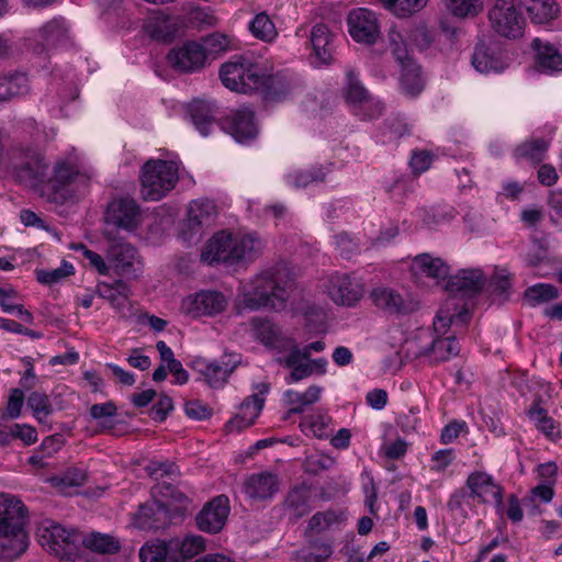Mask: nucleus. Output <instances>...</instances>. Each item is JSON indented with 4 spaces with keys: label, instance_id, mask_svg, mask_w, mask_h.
Wrapping results in <instances>:
<instances>
[{
    "label": "nucleus",
    "instance_id": "1",
    "mask_svg": "<svg viewBox=\"0 0 562 562\" xmlns=\"http://www.w3.org/2000/svg\"><path fill=\"white\" fill-rule=\"evenodd\" d=\"M220 77L226 88L239 93H248L266 86L269 99L281 100L290 91V82L284 77H265L258 66L244 56L234 57L222 65Z\"/></svg>",
    "mask_w": 562,
    "mask_h": 562
},
{
    "label": "nucleus",
    "instance_id": "2",
    "mask_svg": "<svg viewBox=\"0 0 562 562\" xmlns=\"http://www.w3.org/2000/svg\"><path fill=\"white\" fill-rule=\"evenodd\" d=\"M263 247L265 243L255 233L232 234L222 231L207 241L201 258L210 263L252 262L262 254Z\"/></svg>",
    "mask_w": 562,
    "mask_h": 562
},
{
    "label": "nucleus",
    "instance_id": "3",
    "mask_svg": "<svg viewBox=\"0 0 562 562\" xmlns=\"http://www.w3.org/2000/svg\"><path fill=\"white\" fill-rule=\"evenodd\" d=\"M26 508L14 497L0 495V560L19 558L27 548Z\"/></svg>",
    "mask_w": 562,
    "mask_h": 562
},
{
    "label": "nucleus",
    "instance_id": "4",
    "mask_svg": "<svg viewBox=\"0 0 562 562\" xmlns=\"http://www.w3.org/2000/svg\"><path fill=\"white\" fill-rule=\"evenodd\" d=\"M239 304L257 311L263 307L282 310L288 300L286 284L282 282L280 269L273 267L261 271L250 281L240 284Z\"/></svg>",
    "mask_w": 562,
    "mask_h": 562
},
{
    "label": "nucleus",
    "instance_id": "5",
    "mask_svg": "<svg viewBox=\"0 0 562 562\" xmlns=\"http://www.w3.org/2000/svg\"><path fill=\"white\" fill-rule=\"evenodd\" d=\"M176 161L149 159L142 168V195L148 201H159L171 192L179 180Z\"/></svg>",
    "mask_w": 562,
    "mask_h": 562
},
{
    "label": "nucleus",
    "instance_id": "6",
    "mask_svg": "<svg viewBox=\"0 0 562 562\" xmlns=\"http://www.w3.org/2000/svg\"><path fill=\"white\" fill-rule=\"evenodd\" d=\"M9 167L23 183L37 186L47 179L48 164L42 151L30 145H19L9 153Z\"/></svg>",
    "mask_w": 562,
    "mask_h": 562
},
{
    "label": "nucleus",
    "instance_id": "7",
    "mask_svg": "<svg viewBox=\"0 0 562 562\" xmlns=\"http://www.w3.org/2000/svg\"><path fill=\"white\" fill-rule=\"evenodd\" d=\"M40 544L60 560L75 554L80 549L81 533L66 528L52 519H44L36 529Z\"/></svg>",
    "mask_w": 562,
    "mask_h": 562
},
{
    "label": "nucleus",
    "instance_id": "8",
    "mask_svg": "<svg viewBox=\"0 0 562 562\" xmlns=\"http://www.w3.org/2000/svg\"><path fill=\"white\" fill-rule=\"evenodd\" d=\"M104 237L109 243L105 257L110 271L126 279L136 278L143 269L142 260L136 248L116 236V232L109 228L104 231Z\"/></svg>",
    "mask_w": 562,
    "mask_h": 562
},
{
    "label": "nucleus",
    "instance_id": "9",
    "mask_svg": "<svg viewBox=\"0 0 562 562\" xmlns=\"http://www.w3.org/2000/svg\"><path fill=\"white\" fill-rule=\"evenodd\" d=\"M345 98L353 113L361 120H373L382 115L384 106L363 87L355 70L346 72Z\"/></svg>",
    "mask_w": 562,
    "mask_h": 562
},
{
    "label": "nucleus",
    "instance_id": "10",
    "mask_svg": "<svg viewBox=\"0 0 562 562\" xmlns=\"http://www.w3.org/2000/svg\"><path fill=\"white\" fill-rule=\"evenodd\" d=\"M488 20L492 30L499 36L518 38L524 34L526 22L515 0H495L488 11Z\"/></svg>",
    "mask_w": 562,
    "mask_h": 562
},
{
    "label": "nucleus",
    "instance_id": "11",
    "mask_svg": "<svg viewBox=\"0 0 562 562\" xmlns=\"http://www.w3.org/2000/svg\"><path fill=\"white\" fill-rule=\"evenodd\" d=\"M217 217V207L214 201L198 199L188 207V217L183 223L182 238L187 241L199 239L211 227Z\"/></svg>",
    "mask_w": 562,
    "mask_h": 562
},
{
    "label": "nucleus",
    "instance_id": "12",
    "mask_svg": "<svg viewBox=\"0 0 562 562\" xmlns=\"http://www.w3.org/2000/svg\"><path fill=\"white\" fill-rule=\"evenodd\" d=\"M465 487L477 503L494 502L497 507L503 506L504 487L492 474L480 470L473 471L467 477Z\"/></svg>",
    "mask_w": 562,
    "mask_h": 562
},
{
    "label": "nucleus",
    "instance_id": "13",
    "mask_svg": "<svg viewBox=\"0 0 562 562\" xmlns=\"http://www.w3.org/2000/svg\"><path fill=\"white\" fill-rule=\"evenodd\" d=\"M143 222L139 205L133 199H117L112 201L106 210V223L112 225L111 229L120 228L132 233Z\"/></svg>",
    "mask_w": 562,
    "mask_h": 562
},
{
    "label": "nucleus",
    "instance_id": "14",
    "mask_svg": "<svg viewBox=\"0 0 562 562\" xmlns=\"http://www.w3.org/2000/svg\"><path fill=\"white\" fill-rule=\"evenodd\" d=\"M169 65L181 72H195L205 67L207 59L200 42L187 41L167 55Z\"/></svg>",
    "mask_w": 562,
    "mask_h": 562
},
{
    "label": "nucleus",
    "instance_id": "15",
    "mask_svg": "<svg viewBox=\"0 0 562 562\" xmlns=\"http://www.w3.org/2000/svg\"><path fill=\"white\" fill-rule=\"evenodd\" d=\"M347 25L350 36L358 43L374 44L380 35L376 15L366 8L351 10L348 14Z\"/></svg>",
    "mask_w": 562,
    "mask_h": 562
},
{
    "label": "nucleus",
    "instance_id": "16",
    "mask_svg": "<svg viewBox=\"0 0 562 562\" xmlns=\"http://www.w3.org/2000/svg\"><path fill=\"white\" fill-rule=\"evenodd\" d=\"M330 300L341 306H353L363 295V285L349 274H334L326 285Z\"/></svg>",
    "mask_w": 562,
    "mask_h": 562
},
{
    "label": "nucleus",
    "instance_id": "17",
    "mask_svg": "<svg viewBox=\"0 0 562 562\" xmlns=\"http://www.w3.org/2000/svg\"><path fill=\"white\" fill-rule=\"evenodd\" d=\"M255 390L254 394L241 403L236 416L226 424L228 431H240L251 426L258 418L266 401L265 396L269 392V384L259 383Z\"/></svg>",
    "mask_w": 562,
    "mask_h": 562
},
{
    "label": "nucleus",
    "instance_id": "18",
    "mask_svg": "<svg viewBox=\"0 0 562 562\" xmlns=\"http://www.w3.org/2000/svg\"><path fill=\"white\" fill-rule=\"evenodd\" d=\"M226 305L225 296L216 291H201L182 301V310L193 317L218 314Z\"/></svg>",
    "mask_w": 562,
    "mask_h": 562
},
{
    "label": "nucleus",
    "instance_id": "19",
    "mask_svg": "<svg viewBox=\"0 0 562 562\" xmlns=\"http://www.w3.org/2000/svg\"><path fill=\"white\" fill-rule=\"evenodd\" d=\"M182 26L180 16L167 14L164 11L151 13L144 22L146 34L158 42L173 41Z\"/></svg>",
    "mask_w": 562,
    "mask_h": 562
},
{
    "label": "nucleus",
    "instance_id": "20",
    "mask_svg": "<svg viewBox=\"0 0 562 562\" xmlns=\"http://www.w3.org/2000/svg\"><path fill=\"white\" fill-rule=\"evenodd\" d=\"M153 494L158 497V504L169 512L175 521L181 520L189 509V497L171 483H157Z\"/></svg>",
    "mask_w": 562,
    "mask_h": 562
},
{
    "label": "nucleus",
    "instance_id": "21",
    "mask_svg": "<svg viewBox=\"0 0 562 562\" xmlns=\"http://www.w3.org/2000/svg\"><path fill=\"white\" fill-rule=\"evenodd\" d=\"M228 514V498L216 496L196 516V525L202 531L216 533L223 529Z\"/></svg>",
    "mask_w": 562,
    "mask_h": 562
},
{
    "label": "nucleus",
    "instance_id": "22",
    "mask_svg": "<svg viewBox=\"0 0 562 562\" xmlns=\"http://www.w3.org/2000/svg\"><path fill=\"white\" fill-rule=\"evenodd\" d=\"M171 522L173 518L157 501L140 505L133 518L134 526L140 530L164 529Z\"/></svg>",
    "mask_w": 562,
    "mask_h": 562
},
{
    "label": "nucleus",
    "instance_id": "23",
    "mask_svg": "<svg viewBox=\"0 0 562 562\" xmlns=\"http://www.w3.org/2000/svg\"><path fill=\"white\" fill-rule=\"evenodd\" d=\"M238 363L239 359H237V356H234L228 359L209 362L205 360H196L195 367L210 386L221 387L227 382L229 374L235 370Z\"/></svg>",
    "mask_w": 562,
    "mask_h": 562
},
{
    "label": "nucleus",
    "instance_id": "24",
    "mask_svg": "<svg viewBox=\"0 0 562 562\" xmlns=\"http://www.w3.org/2000/svg\"><path fill=\"white\" fill-rule=\"evenodd\" d=\"M484 282L481 269H462L449 278L446 290L451 294L471 296L483 289Z\"/></svg>",
    "mask_w": 562,
    "mask_h": 562
},
{
    "label": "nucleus",
    "instance_id": "25",
    "mask_svg": "<svg viewBox=\"0 0 562 562\" xmlns=\"http://www.w3.org/2000/svg\"><path fill=\"white\" fill-rule=\"evenodd\" d=\"M223 128L238 143L252 139L257 135V127L254 122V112L249 109L236 111L224 121Z\"/></svg>",
    "mask_w": 562,
    "mask_h": 562
},
{
    "label": "nucleus",
    "instance_id": "26",
    "mask_svg": "<svg viewBox=\"0 0 562 562\" xmlns=\"http://www.w3.org/2000/svg\"><path fill=\"white\" fill-rule=\"evenodd\" d=\"M188 112L200 134L207 136L215 126L216 104L211 100L195 99L188 105Z\"/></svg>",
    "mask_w": 562,
    "mask_h": 562
},
{
    "label": "nucleus",
    "instance_id": "27",
    "mask_svg": "<svg viewBox=\"0 0 562 562\" xmlns=\"http://www.w3.org/2000/svg\"><path fill=\"white\" fill-rule=\"evenodd\" d=\"M279 490L278 476L270 472L255 473L248 476L244 483V492L254 499L271 498Z\"/></svg>",
    "mask_w": 562,
    "mask_h": 562
},
{
    "label": "nucleus",
    "instance_id": "28",
    "mask_svg": "<svg viewBox=\"0 0 562 562\" xmlns=\"http://www.w3.org/2000/svg\"><path fill=\"white\" fill-rule=\"evenodd\" d=\"M460 352V346L453 336L432 339L430 346L415 352L416 358H424L429 363L448 361Z\"/></svg>",
    "mask_w": 562,
    "mask_h": 562
},
{
    "label": "nucleus",
    "instance_id": "29",
    "mask_svg": "<svg viewBox=\"0 0 562 562\" xmlns=\"http://www.w3.org/2000/svg\"><path fill=\"white\" fill-rule=\"evenodd\" d=\"M314 63L317 66L328 65L333 60L331 33L326 24H315L310 33Z\"/></svg>",
    "mask_w": 562,
    "mask_h": 562
},
{
    "label": "nucleus",
    "instance_id": "30",
    "mask_svg": "<svg viewBox=\"0 0 562 562\" xmlns=\"http://www.w3.org/2000/svg\"><path fill=\"white\" fill-rule=\"evenodd\" d=\"M98 291L119 314L126 316L130 313L131 291L125 282L122 280L114 283L102 282L98 285Z\"/></svg>",
    "mask_w": 562,
    "mask_h": 562
},
{
    "label": "nucleus",
    "instance_id": "31",
    "mask_svg": "<svg viewBox=\"0 0 562 562\" xmlns=\"http://www.w3.org/2000/svg\"><path fill=\"white\" fill-rule=\"evenodd\" d=\"M546 128L548 132L547 137H531L529 140L516 147L514 156L517 159H526L533 164L542 161L555 131V127L551 125L546 126Z\"/></svg>",
    "mask_w": 562,
    "mask_h": 562
},
{
    "label": "nucleus",
    "instance_id": "32",
    "mask_svg": "<svg viewBox=\"0 0 562 562\" xmlns=\"http://www.w3.org/2000/svg\"><path fill=\"white\" fill-rule=\"evenodd\" d=\"M371 299L376 307L390 314H404L412 310L409 302L391 288L380 286L373 289Z\"/></svg>",
    "mask_w": 562,
    "mask_h": 562
},
{
    "label": "nucleus",
    "instance_id": "33",
    "mask_svg": "<svg viewBox=\"0 0 562 562\" xmlns=\"http://www.w3.org/2000/svg\"><path fill=\"white\" fill-rule=\"evenodd\" d=\"M323 393V387L318 385H311L305 392H296L288 390L283 393V403L289 407L284 419H288L292 414H301L306 407L317 403Z\"/></svg>",
    "mask_w": 562,
    "mask_h": 562
},
{
    "label": "nucleus",
    "instance_id": "34",
    "mask_svg": "<svg viewBox=\"0 0 562 562\" xmlns=\"http://www.w3.org/2000/svg\"><path fill=\"white\" fill-rule=\"evenodd\" d=\"M533 24H549L555 20L560 7L555 0H518Z\"/></svg>",
    "mask_w": 562,
    "mask_h": 562
},
{
    "label": "nucleus",
    "instance_id": "35",
    "mask_svg": "<svg viewBox=\"0 0 562 562\" xmlns=\"http://www.w3.org/2000/svg\"><path fill=\"white\" fill-rule=\"evenodd\" d=\"M531 46L536 52V63L541 71L548 74L562 71V55L553 45L537 37Z\"/></svg>",
    "mask_w": 562,
    "mask_h": 562
},
{
    "label": "nucleus",
    "instance_id": "36",
    "mask_svg": "<svg viewBox=\"0 0 562 562\" xmlns=\"http://www.w3.org/2000/svg\"><path fill=\"white\" fill-rule=\"evenodd\" d=\"M68 38V26L64 19L55 18L42 27L36 33V41L45 49H50L64 43Z\"/></svg>",
    "mask_w": 562,
    "mask_h": 562
},
{
    "label": "nucleus",
    "instance_id": "37",
    "mask_svg": "<svg viewBox=\"0 0 562 562\" xmlns=\"http://www.w3.org/2000/svg\"><path fill=\"white\" fill-rule=\"evenodd\" d=\"M400 88L403 94L412 99L423 92L425 80L415 60L401 66Z\"/></svg>",
    "mask_w": 562,
    "mask_h": 562
},
{
    "label": "nucleus",
    "instance_id": "38",
    "mask_svg": "<svg viewBox=\"0 0 562 562\" xmlns=\"http://www.w3.org/2000/svg\"><path fill=\"white\" fill-rule=\"evenodd\" d=\"M345 521L342 512L328 509L314 514L304 531L306 538L322 535L325 531L339 527Z\"/></svg>",
    "mask_w": 562,
    "mask_h": 562
},
{
    "label": "nucleus",
    "instance_id": "39",
    "mask_svg": "<svg viewBox=\"0 0 562 562\" xmlns=\"http://www.w3.org/2000/svg\"><path fill=\"white\" fill-rule=\"evenodd\" d=\"M415 274L425 276L436 281L445 280L449 276V267L440 259L428 254H422L413 260Z\"/></svg>",
    "mask_w": 562,
    "mask_h": 562
},
{
    "label": "nucleus",
    "instance_id": "40",
    "mask_svg": "<svg viewBox=\"0 0 562 562\" xmlns=\"http://www.w3.org/2000/svg\"><path fill=\"white\" fill-rule=\"evenodd\" d=\"M472 65L474 68L482 72H501L506 68V63L501 54L492 52L485 45H479L472 56Z\"/></svg>",
    "mask_w": 562,
    "mask_h": 562
},
{
    "label": "nucleus",
    "instance_id": "41",
    "mask_svg": "<svg viewBox=\"0 0 562 562\" xmlns=\"http://www.w3.org/2000/svg\"><path fill=\"white\" fill-rule=\"evenodd\" d=\"M528 417L532 425L542 432L547 438L555 440L560 438L559 425L549 416L539 401H535L528 409Z\"/></svg>",
    "mask_w": 562,
    "mask_h": 562
},
{
    "label": "nucleus",
    "instance_id": "42",
    "mask_svg": "<svg viewBox=\"0 0 562 562\" xmlns=\"http://www.w3.org/2000/svg\"><path fill=\"white\" fill-rule=\"evenodd\" d=\"M312 488L306 484L293 487L286 496L285 505L294 518L307 515L311 509Z\"/></svg>",
    "mask_w": 562,
    "mask_h": 562
},
{
    "label": "nucleus",
    "instance_id": "43",
    "mask_svg": "<svg viewBox=\"0 0 562 562\" xmlns=\"http://www.w3.org/2000/svg\"><path fill=\"white\" fill-rule=\"evenodd\" d=\"M30 91L29 78L24 74L0 77V101L23 97Z\"/></svg>",
    "mask_w": 562,
    "mask_h": 562
},
{
    "label": "nucleus",
    "instance_id": "44",
    "mask_svg": "<svg viewBox=\"0 0 562 562\" xmlns=\"http://www.w3.org/2000/svg\"><path fill=\"white\" fill-rule=\"evenodd\" d=\"M327 168L319 166L308 170H294L285 176L286 183L295 189L305 188L311 183L325 180Z\"/></svg>",
    "mask_w": 562,
    "mask_h": 562
},
{
    "label": "nucleus",
    "instance_id": "45",
    "mask_svg": "<svg viewBox=\"0 0 562 562\" xmlns=\"http://www.w3.org/2000/svg\"><path fill=\"white\" fill-rule=\"evenodd\" d=\"M330 423L331 418L329 415L316 413L303 418L300 423V428L306 436L323 439L328 437Z\"/></svg>",
    "mask_w": 562,
    "mask_h": 562
},
{
    "label": "nucleus",
    "instance_id": "46",
    "mask_svg": "<svg viewBox=\"0 0 562 562\" xmlns=\"http://www.w3.org/2000/svg\"><path fill=\"white\" fill-rule=\"evenodd\" d=\"M251 335L266 346H274L279 339L280 330L269 319L255 317L250 322Z\"/></svg>",
    "mask_w": 562,
    "mask_h": 562
},
{
    "label": "nucleus",
    "instance_id": "47",
    "mask_svg": "<svg viewBox=\"0 0 562 562\" xmlns=\"http://www.w3.org/2000/svg\"><path fill=\"white\" fill-rule=\"evenodd\" d=\"M80 544L85 547V549L80 548V551L83 553L86 549L100 553H114L120 549V544L114 540V538L99 532H92L86 537L81 535Z\"/></svg>",
    "mask_w": 562,
    "mask_h": 562
},
{
    "label": "nucleus",
    "instance_id": "48",
    "mask_svg": "<svg viewBox=\"0 0 562 562\" xmlns=\"http://www.w3.org/2000/svg\"><path fill=\"white\" fill-rule=\"evenodd\" d=\"M448 12L459 19L474 18L484 8L483 0H446Z\"/></svg>",
    "mask_w": 562,
    "mask_h": 562
},
{
    "label": "nucleus",
    "instance_id": "49",
    "mask_svg": "<svg viewBox=\"0 0 562 562\" xmlns=\"http://www.w3.org/2000/svg\"><path fill=\"white\" fill-rule=\"evenodd\" d=\"M251 34L263 42L271 43L278 36L274 23L265 12L258 13L249 25Z\"/></svg>",
    "mask_w": 562,
    "mask_h": 562
},
{
    "label": "nucleus",
    "instance_id": "50",
    "mask_svg": "<svg viewBox=\"0 0 562 562\" xmlns=\"http://www.w3.org/2000/svg\"><path fill=\"white\" fill-rule=\"evenodd\" d=\"M429 0H383L384 7L398 18H408L423 10Z\"/></svg>",
    "mask_w": 562,
    "mask_h": 562
},
{
    "label": "nucleus",
    "instance_id": "51",
    "mask_svg": "<svg viewBox=\"0 0 562 562\" xmlns=\"http://www.w3.org/2000/svg\"><path fill=\"white\" fill-rule=\"evenodd\" d=\"M558 296L557 288L547 283L535 284L525 291V299L532 306L547 303Z\"/></svg>",
    "mask_w": 562,
    "mask_h": 562
},
{
    "label": "nucleus",
    "instance_id": "52",
    "mask_svg": "<svg viewBox=\"0 0 562 562\" xmlns=\"http://www.w3.org/2000/svg\"><path fill=\"white\" fill-rule=\"evenodd\" d=\"M473 496L470 495L469 490L456 491L448 501V508L451 513L459 515L462 518H467L469 513L473 510L472 504Z\"/></svg>",
    "mask_w": 562,
    "mask_h": 562
},
{
    "label": "nucleus",
    "instance_id": "53",
    "mask_svg": "<svg viewBox=\"0 0 562 562\" xmlns=\"http://www.w3.org/2000/svg\"><path fill=\"white\" fill-rule=\"evenodd\" d=\"M169 544L179 548L183 559H191L205 550V539L195 535H189L181 541L172 540Z\"/></svg>",
    "mask_w": 562,
    "mask_h": 562
},
{
    "label": "nucleus",
    "instance_id": "54",
    "mask_svg": "<svg viewBox=\"0 0 562 562\" xmlns=\"http://www.w3.org/2000/svg\"><path fill=\"white\" fill-rule=\"evenodd\" d=\"M27 406L31 408L34 417L40 422H46L47 417L53 413V405L45 393L33 392L27 398Z\"/></svg>",
    "mask_w": 562,
    "mask_h": 562
},
{
    "label": "nucleus",
    "instance_id": "55",
    "mask_svg": "<svg viewBox=\"0 0 562 562\" xmlns=\"http://www.w3.org/2000/svg\"><path fill=\"white\" fill-rule=\"evenodd\" d=\"M86 481V472L79 468H70L65 473L50 479L53 486L60 492H66L68 487L81 486Z\"/></svg>",
    "mask_w": 562,
    "mask_h": 562
},
{
    "label": "nucleus",
    "instance_id": "56",
    "mask_svg": "<svg viewBox=\"0 0 562 562\" xmlns=\"http://www.w3.org/2000/svg\"><path fill=\"white\" fill-rule=\"evenodd\" d=\"M168 550L165 541H148L139 550L140 562H166Z\"/></svg>",
    "mask_w": 562,
    "mask_h": 562
},
{
    "label": "nucleus",
    "instance_id": "57",
    "mask_svg": "<svg viewBox=\"0 0 562 562\" xmlns=\"http://www.w3.org/2000/svg\"><path fill=\"white\" fill-rule=\"evenodd\" d=\"M206 59H213L220 53H223L229 47V40L226 35L221 33H214L206 37H203L200 42Z\"/></svg>",
    "mask_w": 562,
    "mask_h": 562
},
{
    "label": "nucleus",
    "instance_id": "58",
    "mask_svg": "<svg viewBox=\"0 0 562 562\" xmlns=\"http://www.w3.org/2000/svg\"><path fill=\"white\" fill-rule=\"evenodd\" d=\"M78 173V167L74 161L59 160L54 167V175L48 180L54 188L68 183Z\"/></svg>",
    "mask_w": 562,
    "mask_h": 562
},
{
    "label": "nucleus",
    "instance_id": "59",
    "mask_svg": "<svg viewBox=\"0 0 562 562\" xmlns=\"http://www.w3.org/2000/svg\"><path fill=\"white\" fill-rule=\"evenodd\" d=\"M389 47L400 67L414 60L409 55L403 35L395 30L389 33Z\"/></svg>",
    "mask_w": 562,
    "mask_h": 562
},
{
    "label": "nucleus",
    "instance_id": "60",
    "mask_svg": "<svg viewBox=\"0 0 562 562\" xmlns=\"http://www.w3.org/2000/svg\"><path fill=\"white\" fill-rule=\"evenodd\" d=\"M74 266L67 261H63L56 269L37 271V280L43 284L50 285L60 282L65 278L74 274Z\"/></svg>",
    "mask_w": 562,
    "mask_h": 562
},
{
    "label": "nucleus",
    "instance_id": "61",
    "mask_svg": "<svg viewBox=\"0 0 562 562\" xmlns=\"http://www.w3.org/2000/svg\"><path fill=\"white\" fill-rule=\"evenodd\" d=\"M335 463V460L324 453H314L308 456L304 462V470L307 473L317 474L322 471L330 469Z\"/></svg>",
    "mask_w": 562,
    "mask_h": 562
},
{
    "label": "nucleus",
    "instance_id": "62",
    "mask_svg": "<svg viewBox=\"0 0 562 562\" xmlns=\"http://www.w3.org/2000/svg\"><path fill=\"white\" fill-rule=\"evenodd\" d=\"M148 475L154 477L158 483L165 482L164 479L177 475L178 470L173 463L151 461L146 467Z\"/></svg>",
    "mask_w": 562,
    "mask_h": 562
},
{
    "label": "nucleus",
    "instance_id": "63",
    "mask_svg": "<svg viewBox=\"0 0 562 562\" xmlns=\"http://www.w3.org/2000/svg\"><path fill=\"white\" fill-rule=\"evenodd\" d=\"M412 191L409 181L405 178L395 179L387 188L386 192L390 198L396 203H403Z\"/></svg>",
    "mask_w": 562,
    "mask_h": 562
},
{
    "label": "nucleus",
    "instance_id": "64",
    "mask_svg": "<svg viewBox=\"0 0 562 562\" xmlns=\"http://www.w3.org/2000/svg\"><path fill=\"white\" fill-rule=\"evenodd\" d=\"M469 427L464 420H452L441 430V441L445 445L454 441L461 434H468Z\"/></svg>",
    "mask_w": 562,
    "mask_h": 562
}]
</instances>
